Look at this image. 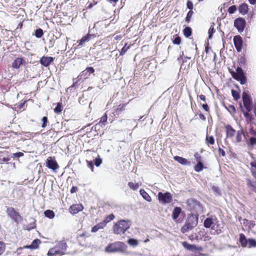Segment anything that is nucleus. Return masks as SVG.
Wrapping results in <instances>:
<instances>
[{"mask_svg": "<svg viewBox=\"0 0 256 256\" xmlns=\"http://www.w3.org/2000/svg\"><path fill=\"white\" fill-rule=\"evenodd\" d=\"M198 223V214H190L188 216L185 224L181 228V232L186 233L196 227Z\"/></svg>", "mask_w": 256, "mask_h": 256, "instance_id": "nucleus-1", "label": "nucleus"}, {"mask_svg": "<svg viewBox=\"0 0 256 256\" xmlns=\"http://www.w3.org/2000/svg\"><path fill=\"white\" fill-rule=\"evenodd\" d=\"M130 226V222L124 220H120L115 223L112 227L114 234H124Z\"/></svg>", "mask_w": 256, "mask_h": 256, "instance_id": "nucleus-2", "label": "nucleus"}, {"mask_svg": "<svg viewBox=\"0 0 256 256\" xmlns=\"http://www.w3.org/2000/svg\"><path fill=\"white\" fill-rule=\"evenodd\" d=\"M126 246L121 242H116L110 244L105 248L107 252H124L126 250Z\"/></svg>", "mask_w": 256, "mask_h": 256, "instance_id": "nucleus-3", "label": "nucleus"}, {"mask_svg": "<svg viewBox=\"0 0 256 256\" xmlns=\"http://www.w3.org/2000/svg\"><path fill=\"white\" fill-rule=\"evenodd\" d=\"M187 209L191 212L198 213V212H202V206L199 201L198 200L190 198L188 199L186 202Z\"/></svg>", "mask_w": 256, "mask_h": 256, "instance_id": "nucleus-4", "label": "nucleus"}, {"mask_svg": "<svg viewBox=\"0 0 256 256\" xmlns=\"http://www.w3.org/2000/svg\"><path fill=\"white\" fill-rule=\"evenodd\" d=\"M6 212L8 216L16 224H18L22 220L20 214L12 207H8Z\"/></svg>", "mask_w": 256, "mask_h": 256, "instance_id": "nucleus-5", "label": "nucleus"}, {"mask_svg": "<svg viewBox=\"0 0 256 256\" xmlns=\"http://www.w3.org/2000/svg\"><path fill=\"white\" fill-rule=\"evenodd\" d=\"M232 78L236 80L239 81L242 84H244L246 82V77L244 74L242 69L238 66L236 68V72H232Z\"/></svg>", "mask_w": 256, "mask_h": 256, "instance_id": "nucleus-6", "label": "nucleus"}, {"mask_svg": "<svg viewBox=\"0 0 256 256\" xmlns=\"http://www.w3.org/2000/svg\"><path fill=\"white\" fill-rule=\"evenodd\" d=\"M242 98L244 108L248 112H250L252 110V99L249 92L248 91H244L242 94Z\"/></svg>", "mask_w": 256, "mask_h": 256, "instance_id": "nucleus-7", "label": "nucleus"}, {"mask_svg": "<svg viewBox=\"0 0 256 256\" xmlns=\"http://www.w3.org/2000/svg\"><path fill=\"white\" fill-rule=\"evenodd\" d=\"M158 196V200L160 203L164 204H170L172 201V196L170 192L165 193L159 192Z\"/></svg>", "mask_w": 256, "mask_h": 256, "instance_id": "nucleus-8", "label": "nucleus"}, {"mask_svg": "<svg viewBox=\"0 0 256 256\" xmlns=\"http://www.w3.org/2000/svg\"><path fill=\"white\" fill-rule=\"evenodd\" d=\"M246 20L242 18H238L234 20V26L237 29L239 32H242L246 27Z\"/></svg>", "mask_w": 256, "mask_h": 256, "instance_id": "nucleus-9", "label": "nucleus"}, {"mask_svg": "<svg viewBox=\"0 0 256 256\" xmlns=\"http://www.w3.org/2000/svg\"><path fill=\"white\" fill-rule=\"evenodd\" d=\"M41 240L38 238L34 240L30 245H26L22 248H18L17 249V252L20 253V251L24 248H28L32 250L38 249L39 248V245L41 244Z\"/></svg>", "mask_w": 256, "mask_h": 256, "instance_id": "nucleus-10", "label": "nucleus"}, {"mask_svg": "<svg viewBox=\"0 0 256 256\" xmlns=\"http://www.w3.org/2000/svg\"><path fill=\"white\" fill-rule=\"evenodd\" d=\"M54 248L56 249L57 254H58L59 256H62L65 254V252L67 248V245L65 242H60L54 246Z\"/></svg>", "mask_w": 256, "mask_h": 256, "instance_id": "nucleus-11", "label": "nucleus"}, {"mask_svg": "<svg viewBox=\"0 0 256 256\" xmlns=\"http://www.w3.org/2000/svg\"><path fill=\"white\" fill-rule=\"evenodd\" d=\"M90 236V235L86 232H83L82 234H78L76 236V240L79 242L80 244L82 246H86L88 242L86 239Z\"/></svg>", "mask_w": 256, "mask_h": 256, "instance_id": "nucleus-12", "label": "nucleus"}, {"mask_svg": "<svg viewBox=\"0 0 256 256\" xmlns=\"http://www.w3.org/2000/svg\"><path fill=\"white\" fill-rule=\"evenodd\" d=\"M234 43L236 50L240 52L242 50L243 40L240 36H236L234 37Z\"/></svg>", "mask_w": 256, "mask_h": 256, "instance_id": "nucleus-13", "label": "nucleus"}, {"mask_svg": "<svg viewBox=\"0 0 256 256\" xmlns=\"http://www.w3.org/2000/svg\"><path fill=\"white\" fill-rule=\"evenodd\" d=\"M182 244L185 249L190 251L198 252L202 250L201 246H198L194 244H189L186 242H182Z\"/></svg>", "mask_w": 256, "mask_h": 256, "instance_id": "nucleus-14", "label": "nucleus"}, {"mask_svg": "<svg viewBox=\"0 0 256 256\" xmlns=\"http://www.w3.org/2000/svg\"><path fill=\"white\" fill-rule=\"evenodd\" d=\"M84 206L81 204H73L69 208V212L72 214H75L83 210Z\"/></svg>", "mask_w": 256, "mask_h": 256, "instance_id": "nucleus-15", "label": "nucleus"}, {"mask_svg": "<svg viewBox=\"0 0 256 256\" xmlns=\"http://www.w3.org/2000/svg\"><path fill=\"white\" fill-rule=\"evenodd\" d=\"M44 164L46 167L55 172H57V170L60 168V166L56 162V161H46Z\"/></svg>", "mask_w": 256, "mask_h": 256, "instance_id": "nucleus-16", "label": "nucleus"}, {"mask_svg": "<svg viewBox=\"0 0 256 256\" xmlns=\"http://www.w3.org/2000/svg\"><path fill=\"white\" fill-rule=\"evenodd\" d=\"M54 60V58L51 56H42L40 59V63L45 67L48 66Z\"/></svg>", "mask_w": 256, "mask_h": 256, "instance_id": "nucleus-17", "label": "nucleus"}, {"mask_svg": "<svg viewBox=\"0 0 256 256\" xmlns=\"http://www.w3.org/2000/svg\"><path fill=\"white\" fill-rule=\"evenodd\" d=\"M195 238L196 240H208V236L204 230H200L198 234H195Z\"/></svg>", "mask_w": 256, "mask_h": 256, "instance_id": "nucleus-18", "label": "nucleus"}, {"mask_svg": "<svg viewBox=\"0 0 256 256\" xmlns=\"http://www.w3.org/2000/svg\"><path fill=\"white\" fill-rule=\"evenodd\" d=\"M92 37H93V35L89 34L82 37L81 40L78 41V44L75 48H81L83 44L86 42H88Z\"/></svg>", "mask_w": 256, "mask_h": 256, "instance_id": "nucleus-19", "label": "nucleus"}, {"mask_svg": "<svg viewBox=\"0 0 256 256\" xmlns=\"http://www.w3.org/2000/svg\"><path fill=\"white\" fill-rule=\"evenodd\" d=\"M225 128L226 130V137L228 138H232L235 134L236 131L229 124L226 126Z\"/></svg>", "mask_w": 256, "mask_h": 256, "instance_id": "nucleus-20", "label": "nucleus"}, {"mask_svg": "<svg viewBox=\"0 0 256 256\" xmlns=\"http://www.w3.org/2000/svg\"><path fill=\"white\" fill-rule=\"evenodd\" d=\"M182 212V208L180 207H175L172 213V218L176 222H178V218Z\"/></svg>", "mask_w": 256, "mask_h": 256, "instance_id": "nucleus-21", "label": "nucleus"}, {"mask_svg": "<svg viewBox=\"0 0 256 256\" xmlns=\"http://www.w3.org/2000/svg\"><path fill=\"white\" fill-rule=\"evenodd\" d=\"M248 8L247 4L243 3L238 7V11L242 15L246 14L248 12Z\"/></svg>", "mask_w": 256, "mask_h": 256, "instance_id": "nucleus-22", "label": "nucleus"}, {"mask_svg": "<svg viewBox=\"0 0 256 256\" xmlns=\"http://www.w3.org/2000/svg\"><path fill=\"white\" fill-rule=\"evenodd\" d=\"M239 242L242 247L246 248L248 246V240L246 238L245 235L244 234H240Z\"/></svg>", "mask_w": 256, "mask_h": 256, "instance_id": "nucleus-23", "label": "nucleus"}, {"mask_svg": "<svg viewBox=\"0 0 256 256\" xmlns=\"http://www.w3.org/2000/svg\"><path fill=\"white\" fill-rule=\"evenodd\" d=\"M23 62V60L22 58H16L12 64V67L14 68L18 69L20 68L21 64Z\"/></svg>", "mask_w": 256, "mask_h": 256, "instance_id": "nucleus-24", "label": "nucleus"}, {"mask_svg": "<svg viewBox=\"0 0 256 256\" xmlns=\"http://www.w3.org/2000/svg\"><path fill=\"white\" fill-rule=\"evenodd\" d=\"M87 166L90 168L92 172L94 171V165L98 166L102 164V161H86Z\"/></svg>", "mask_w": 256, "mask_h": 256, "instance_id": "nucleus-25", "label": "nucleus"}, {"mask_svg": "<svg viewBox=\"0 0 256 256\" xmlns=\"http://www.w3.org/2000/svg\"><path fill=\"white\" fill-rule=\"evenodd\" d=\"M140 194L142 198L146 201L150 202L152 201V198L150 195L144 190L140 189Z\"/></svg>", "mask_w": 256, "mask_h": 256, "instance_id": "nucleus-26", "label": "nucleus"}, {"mask_svg": "<svg viewBox=\"0 0 256 256\" xmlns=\"http://www.w3.org/2000/svg\"><path fill=\"white\" fill-rule=\"evenodd\" d=\"M214 224L213 218H206L204 223V226L206 228H210Z\"/></svg>", "mask_w": 256, "mask_h": 256, "instance_id": "nucleus-27", "label": "nucleus"}, {"mask_svg": "<svg viewBox=\"0 0 256 256\" xmlns=\"http://www.w3.org/2000/svg\"><path fill=\"white\" fill-rule=\"evenodd\" d=\"M114 215L112 214L107 216L104 219L102 222V223H104V226H106L107 223L111 222L114 218Z\"/></svg>", "mask_w": 256, "mask_h": 256, "instance_id": "nucleus-28", "label": "nucleus"}, {"mask_svg": "<svg viewBox=\"0 0 256 256\" xmlns=\"http://www.w3.org/2000/svg\"><path fill=\"white\" fill-rule=\"evenodd\" d=\"M104 227V223H102V222L98 223L96 225L94 226L92 228L91 232H96L98 230L100 229L103 228Z\"/></svg>", "mask_w": 256, "mask_h": 256, "instance_id": "nucleus-29", "label": "nucleus"}, {"mask_svg": "<svg viewBox=\"0 0 256 256\" xmlns=\"http://www.w3.org/2000/svg\"><path fill=\"white\" fill-rule=\"evenodd\" d=\"M183 32L184 36L186 38H188L192 35V30L190 27L187 26L184 28Z\"/></svg>", "mask_w": 256, "mask_h": 256, "instance_id": "nucleus-30", "label": "nucleus"}, {"mask_svg": "<svg viewBox=\"0 0 256 256\" xmlns=\"http://www.w3.org/2000/svg\"><path fill=\"white\" fill-rule=\"evenodd\" d=\"M204 164L201 161H198L197 164L194 166V169L196 172H200L204 169Z\"/></svg>", "mask_w": 256, "mask_h": 256, "instance_id": "nucleus-31", "label": "nucleus"}, {"mask_svg": "<svg viewBox=\"0 0 256 256\" xmlns=\"http://www.w3.org/2000/svg\"><path fill=\"white\" fill-rule=\"evenodd\" d=\"M44 214L45 216L49 218H53L55 216L54 212L52 210H46Z\"/></svg>", "mask_w": 256, "mask_h": 256, "instance_id": "nucleus-32", "label": "nucleus"}, {"mask_svg": "<svg viewBox=\"0 0 256 256\" xmlns=\"http://www.w3.org/2000/svg\"><path fill=\"white\" fill-rule=\"evenodd\" d=\"M107 119H108V117H107V115L106 114H105L101 118H100V120L98 124L96 126H98V125H100V126H102V125H104V126H105L106 122H107Z\"/></svg>", "mask_w": 256, "mask_h": 256, "instance_id": "nucleus-33", "label": "nucleus"}, {"mask_svg": "<svg viewBox=\"0 0 256 256\" xmlns=\"http://www.w3.org/2000/svg\"><path fill=\"white\" fill-rule=\"evenodd\" d=\"M94 72V70L92 67H88L86 68L85 70L82 72V75L86 76L87 74V73H88L89 76L90 74H92Z\"/></svg>", "mask_w": 256, "mask_h": 256, "instance_id": "nucleus-34", "label": "nucleus"}, {"mask_svg": "<svg viewBox=\"0 0 256 256\" xmlns=\"http://www.w3.org/2000/svg\"><path fill=\"white\" fill-rule=\"evenodd\" d=\"M128 184V186L134 190H137L140 186L138 183H134L132 182H129Z\"/></svg>", "mask_w": 256, "mask_h": 256, "instance_id": "nucleus-35", "label": "nucleus"}, {"mask_svg": "<svg viewBox=\"0 0 256 256\" xmlns=\"http://www.w3.org/2000/svg\"><path fill=\"white\" fill-rule=\"evenodd\" d=\"M62 111V104L58 102L56 107L54 108V112L56 114H60Z\"/></svg>", "mask_w": 256, "mask_h": 256, "instance_id": "nucleus-36", "label": "nucleus"}, {"mask_svg": "<svg viewBox=\"0 0 256 256\" xmlns=\"http://www.w3.org/2000/svg\"><path fill=\"white\" fill-rule=\"evenodd\" d=\"M44 34V32L42 29L41 28H38L35 30L34 32V36L37 38H40L42 37V36Z\"/></svg>", "mask_w": 256, "mask_h": 256, "instance_id": "nucleus-37", "label": "nucleus"}, {"mask_svg": "<svg viewBox=\"0 0 256 256\" xmlns=\"http://www.w3.org/2000/svg\"><path fill=\"white\" fill-rule=\"evenodd\" d=\"M248 244L249 248L256 247V240L253 238H249Z\"/></svg>", "mask_w": 256, "mask_h": 256, "instance_id": "nucleus-38", "label": "nucleus"}, {"mask_svg": "<svg viewBox=\"0 0 256 256\" xmlns=\"http://www.w3.org/2000/svg\"><path fill=\"white\" fill-rule=\"evenodd\" d=\"M244 134L242 131L238 130L236 132V141L237 142H240L242 140V135Z\"/></svg>", "mask_w": 256, "mask_h": 256, "instance_id": "nucleus-39", "label": "nucleus"}, {"mask_svg": "<svg viewBox=\"0 0 256 256\" xmlns=\"http://www.w3.org/2000/svg\"><path fill=\"white\" fill-rule=\"evenodd\" d=\"M47 255L48 256H56L58 255V254H57V252L54 248H50L48 252Z\"/></svg>", "mask_w": 256, "mask_h": 256, "instance_id": "nucleus-40", "label": "nucleus"}, {"mask_svg": "<svg viewBox=\"0 0 256 256\" xmlns=\"http://www.w3.org/2000/svg\"><path fill=\"white\" fill-rule=\"evenodd\" d=\"M128 243L132 246H136L138 245V241L134 238H130L128 240Z\"/></svg>", "mask_w": 256, "mask_h": 256, "instance_id": "nucleus-41", "label": "nucleus"}, {"mask_svg": "<svg viewBox=\"0 0 256 256\" xmlns=\"http://www.w3.org/2000/svg\"><path fill=\"white\" fill-rule=\"evenodd\" d=\"M232 94L234 100H238L240 98V95L238 92L234 90H232Z\"/></svg>", "mask_w": 256, "mask_h": 256, "instance_id": "nucleus-42", "label": "nucleus"}, {"mask_svg": "<svg viewBox=\"0 0 256 256\" xmlns=\"http://www.w3.org/2000/svg\"><path fill=\"white\" fill-rule=\"evenodd\" d=\"M206 142L210 144H214V139L212 136H207L206 137Z\"/></svg>", "mask_w": 256, "mask_h": 256, "instance_id": "nucleus-43", "label": "nucleus"}, {"mask_svg": "<svg viewBox=\"0 0 256 256\" xmlns=\"http://www.w3.org/2000/svg\"><path fill=\"white\" fill-rule=\"evenodd\" d=\"M130 46H127V44H126L122 48L120 52V55H124L126 54V52L128 51V50L130 48Z\"/></svg>", "mask_w": 256, "mask_h": 256, "instance_id": "nucleus-44", "label": "nucleus"}, {"mask_svg": "<svg viewBox=\"0 0 256 256\" xmlns=\"http://www.w3.org/2000/svg\"><path fill=\"white\" fill-rule=\"evenodd\" d=\"M214 32L215 30L214 26H211L208 31L209 38H212V34Z\"/></svg>", "mask_w": 256, "mask_h": 256, "instance_id": "nucleus-45", "label": "nucleus"}, {"mask_svg": "<svg viewBox=\"0 0 256 256\" xmlns=\"http://www.w3.org/2000/svg\"><path fill=\"white\" fill-rule=\"evenodd\" d=\"M236 10V6L235 5L230 6L228 9V12L230 14H232L235 12Z\"/></svg>", "mask_w": 256, "mask_h": 256, "instance_id": "nucleus-46", "label": "nucleus"}, {"mask_svg": "<svg viewBox=\"0 0 256 256\" xmlns=\"http://www.w3.org/2000/svg\"><path fill=\"white\" fill-rule=\"evenodd\" d=\"M193 12L192 10H190L187 14H186V21L188 22L190 21V20L192 16V14H193Z\"/></svg>", "mask_w": 256, "mask_h": 256, "instance_id": "nucleus-47", "label": "nucleus"}, {"mask_svg": "<svg viewBox=\"0 0 256 256\" xmlns=\"http://www.w3.org/2000/svg\"><path fill=\"white\" fill-rule=\"evenodd\" d=\"M24 156V153L22 152H18L16 153L12 154V158H19Z\"/></svg>", "mask_w": 256, "mask_h": 256, "instance_id": "nucleus-48", "label": "nucleus"}, {"mask_svg": "<svg viewBox=\"0 0 256 256\" xmlns=\"http://www.w3.org/2000/svg\"><path fill=\"white\" fill-rule=\"evenodd\" d=\"M42 128H44L46 126H47V124H48V118L46 116H44L42 118Z\"/></svg>", "mask_w": 256, "mask_h": 256, "instance_id": "nucleus-49", "label": "nucleus"}, {"mask_svg": "<svg viewBox=\"0 0 256 256\" xmlns=\"http://www.w3.org/2000/svg\"><path fill=\"white\" fill-rule=\"evenodd\" d=\"M181 42V38L179 36H176L173 40V43L174 44L179 45Z\"/></svg>", "mask_w": 256, "mask_h": 256, "instance_id": "nucleus-50", "label": "nucleus"}, {"mask_svg": "<svg viewBox=\"0 0 256 256\" xmlns=\"http://www.w3.org/2000/svg\"><path fill=\"white\" fill-rule=\"evenodd\" d=\"M5 244L2 242H0V254H2L4 252L5 250Z\"/></svg>", "mask_w": 256, "mask_h": 256, "instance_id": "nucleus-51", "label": "nucleus"}, {"mask_svg": "<svg viewBox=\"0 0 256 256\" xmlns=\"http://www.w3.org/2000/svg\"><path fill=\"white\" fill-rule=\"evenodd\" d=\"M186 7L190 9V10H192L193 8V3L191 0H188L187 1Z\"/></svg>", "mask_w": 256, "mask_h": 256, "instance_id": "nucleus-52", "label": "nucleus"}, {"mask_svg": "<svg viewBox=\"0 0 256 256\" xmlns=\"http://www.w3.org/2000/svg\"><path fill=\"white\" fill-rule=\"evenodd\" d=\"M250 142L252 146L256 144V138L254 137H251L250 138Z\"/></svg>", "mask_w": 256, "mask_h": 256, "instance_id": "nucleus-53", "label": "nucleus"}, {"mask_svg": "<svg viewBox=\"0 0 256 256\" xmlns=\"http://www.w3.org/2000/svg\"><path fill=\"white\" fill-rule=\"evenodd\" d=\"M104 76L106 78L104 80L102 78L101 79V80L102 82V84H104V82H107V79L110 78L109 74L107 73H104Z\"/></svg>", "mask_w": 256, "mask_h": 256, "instance_id": "nucleus-54", "label": "nucleus"}, {"mask_svg": "<svg viewBox=\"0 0 256 256\" xmlns=\"http://www.w3.org/2000/svg\"><path fill=\"white\" fill-rule=\"evenodd\" d=\"M78 190V188L76 186H73L70 189V192L72 194L76 192Z\"/></svg>", "mask_w": 256, "mask_h": 256, "instance_id": "nucleus-55", "label": "nucleus"}, {"mask_svg": "<svg viewBox=\"0 0 256 256\" xmlns=\"http://www.w3.org/2000/svg\"><path fill=\"white\" fill-rule=\"evenodd\" d=\"M202 106L203 108L206 112H208L209 111V108H208V106L207 104H203L202 105Z\"/></svg>", "mask_w": 256, "mask_h": 256, "instance_id": "nucleus-56", "label": "nucleus"}, {"mask_svg": "<svg viewBox=\"0 0 256 256\" xmlns=\"http://www.w3.org/2000/svg\"><path fill=\"white\" fill-rule=\"evenodd\" d=\"M174 160H187L186 158H182V157L178 156H176L174 157Z\"/></svg>", "mask_w": 256, "mask_h": 256, "instance_id": "nucleus-57", "label": "nucleus"}, {"mask_svg": "<svg viewBox=\"0 0 256 256\" xmlns=\"http://www.w3.org/2000/svg\"><path fill=\"white\" fill-rule=\"evenodd\" d=\"M188 238L192 240H196V238H195V234H192L188 236Z\"/></svg>", "mask_w": 256, "mask_h": 256, "instance_id": "nucleus-58", "label": "nucleus"}, {"mask_svg": "<svg viewBox=\"0 0 256 256\" xmlns=\"http://www.w3.org/2000/svg\"><path fill=\"white\" fill-rule=\"evenodd\" d=\"M194 158L196 159V160H199V158H200V154L198 152H196L194 154Z\"/></svg>", "mask_w": 256, "mask_h": 256, "instance_id": "nucleus-59", "label": "nucleus"}, {"mask_svg": "<svg viewBox=\"0 0 256 256\" xmlns=\"http://www.w3.org/2000/svg\"><path fill=\"white\" fill-rule=\"evenodd\" d=\"M199 98H200L201 100H203V101H204V102H205V101H206V96H204V95L200 94V96H199Z\"/></svg>", "mask_w": 256, "mask_h": 256, "instance_id": "nucleus-60", "label": "nucleus"}, {"mask_svg": "<svg viewBox=\"0 0 256 256\" xmlns=\"http://www.w3.org/2000/svg\"><path fill=\"white\" fill-rule=\"evenodd\" d=\"M219 152L220 154H222V156H224L226 154L225 152L222 149H221L220 148H219Z\"/></svg>", "mask_w": 256, "mask_h": 256, "instance_id": "nucleus-61", "label": "nucleus"}, {"mask_svg": "<svg viewBox=\"0 0 256 256\" xmlns=\"http://www.w3.org/2000/svg\"><path fill=\"white\" fill-rule=\"evenodd\" d=\"M199 117L202 120H206V117L205 116L202 114H199Z\"/></svg>", "mask_w": 256, "mask_h": 256, "instance_id": "nucleus-62", "label": "nucleus"}, {"mask_svg": "<svg viewBox=\"0 0 256 256\" xmlns=\"http://www.w3.org/2000/svg\"><path fill=\"white\" fill-rule=\"evenodd\" d=\"M213 190L216 192L218 193H220V190L218 188V187H216V186H214L213 187Z\"/></svg>", "mask_w": 256, "mask_h": 256, "instance_id": "nucleus-63", "label": "nucleus"}, {"mask_svg": "<svg viewBox=\"0 0 256 256\" xmlns=\"http://www.w3.org/2000/svg\"><path fill=\"white\" fill-rule=\"evenodd\" d=\"M248 2L251 4H254L256 3V0H248Z\"/></svg>", "mask_w": 256, "mask_h": 256, "instance_id": "nucleus-64", "label": "nucleus"}]
</instances>
